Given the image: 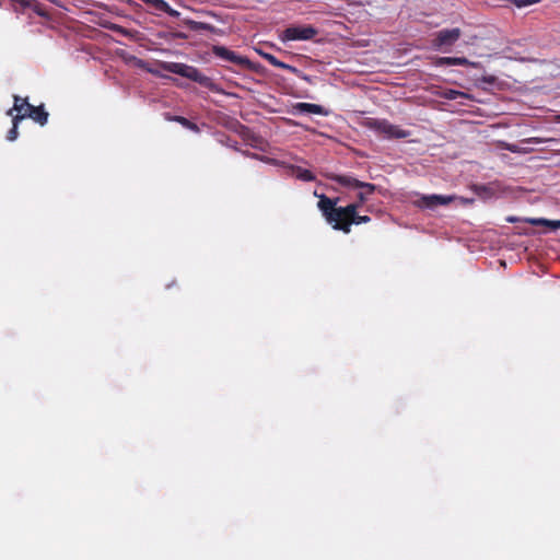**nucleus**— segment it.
Returning <instances> with one entry per match:
<instances>
[{
    "mask_svg": "<svg viewBox=\"0 0 560 560\" xmlns=\"http://www.w3.org/2000/svg\"><path fill=\"white\" fill-rule=\"evenodd\" d=\"M336 200L323 195L319 197L317 205L327 222L331 224L335 230L349 233L352 223L361 224L370 222V217L357 215L359 205L351 203L347 207H336Z\"/></svg>",
    "mask_w": 560,
    "mask_h": 560,
    "instance_id": "nucleus-1",
    "label": "nucleus"
},
{
    "mask_svg": "<svg viewBox=\"0 0 560 560\" xmlns=\"http://www.w3.org/2000/svg\"><path fill=\"white\" fill-rule=\"evenodd\" d=\"M365 126L386 139H404L410 136V131L404 130L385 119L369 118Z\"/></svg>",
    "mask_w": 560,
    "mask_h": 560,
    "instance_id": "nucleus-2",
    "label": "nucleus"
},
{
    "mask_svg": "<svg viewBox=\"0 0 560 560\" xmlns=\"http://www.w3.org/2000/svg\"><path fill=\"white\" fill-rule=\"evenodd\" d=\"M318 34V31L312 25H292L280 34L282 42L290 40H310Z\"/></svg>",
    "mask_w": 560,
    "mask_h": 560,
    "instance_id": "nucleus-3",
    "label": "nucleus"
},
{
    "mask_svg": "<svg viewBox=\"0 0 560 560\" xmlns=\"http://www.w3.org/2000/svg\"><path fill=\"white\" fill-rule=\"evenodd\" d=\"M456 199V196H443V195H421L413 205L421 209L434 210L440 206H446Z\"/></svg>",
    "mask_w": 560,
    "mask_h": 560,
    "instance_id": "nucleus-4",
    "label": "nucleus"
},
{
    "mask_svg": "<svg viewBox=\"0 0 560 560\" xmlns=\"http://www.w3.org/2000/svg\"><path fill=\"white\" fill-rule=\"evenodd\" d=\"M170 72L179 74L182 77L191 79L196 82H203L206 79L203 74H201L196 68L187 66L185 63L172 62L164 66Z\"/></svg>",
    "mask_w": 560,
    "mask_h": 560,
    "instance_id": "nucleus-5",
    "label": "nucleus"
},
{
    "mask_svg": "<svg viewBox=\"0 0 560 560\" xmlns=\"http://www.w3.org/2000/svg\"><path fill=\"white\" fill-rule=\"evenodd\" d=\"M335 180L337 183H339L340 185L349 187V188H353V189H358V188H360V189H368L369 194H372L375 190V186L373 184L363 183V182H360V180H358V179H355L353 177H350V176H343V175L336 176Z\"/></svg>",
    "mask_w": 560,
    "mask_h": 560,
    "instance_id": "nucleus-6",
    "label": "nucleus"
},
{
    "mask_svg": "<svg viewBox=\"0 0 560 560\" xmlns=\"http://www.w3.org/2000/svg\"><path fill=\"white\" fill-rule=\"evenodd\" d=\"M213 51H214L215 56H218L222 59L229 60L233 63L241 65V66L249 65V61L247 58L240 56V55L235 54L234 51L229 50L225 47H221V46L214 47Z\"/></svg>",
    "mask_w": 560,
    "mask_h": 560,
    "instance_id": "nucleus-7",
    "label": "nucleus"
},
{
    "mask_svg": "<svg viewBox=\"0 0 560 560\" xmlns=\"http://www.w3.org/2000/svg\"><path fill=\"white\" fill-rule=\"evenodd\" d=\"M459 36H460L459 28L440 31L436 35L434 45L436 47H441L444 45H452L459 38Z\"/></svg>",
    "mask_w": 560,
    "mask_h": 560,
    "instance_id": "nucleus-8",
    "label": "nucleus"
},
{
    "mask_svg": "<svg viewBox=\"0 0 560 560\" xmlns=\"http://www.w3.org/2000/svg\"><path fill=\"white\" fill-rule=\"evenodd\" d=\"M26 109L20 115V118L30 117L40 125H45L47 122L48 114L42 107H35L30 103H25Z\"/></svg>",
    "mask_w": 560,
    "mask_h": 560,
    "instance_id": "nucleus-9",
    "label": "nucleus"
},
{
    "mask_svg": "<svg viewBox=\"0 0 560 560\" xmlns=\"http://www.w3.org/2000/svg\"><path fill=\"white\" fill-rule=\"evenodd\" d=\"M436 66H471L477 67L476 62H471L466 58L460 57H440L435 60Z\"/></svg>",
    "mask_w": 560,
    "mask_h": 560,
    "instance_id": "nucleus-10",
    "label": "nucleus"
},
{
    "mask_svg": "<svg viewBox=\"0 0 560 560\" xmlns=\"http://www.w3.org/2000/svg\"><path fill=\"white\" fill-rule=\"evenodd\" d=\"M295 109L301 113L314 114V115H327V112L323 106L311 103H298Z\"/></svg>",
    "mask_w": 560,
    "mask_h": 560,
    "instance_id": "nucleus-11",
    "label": "nucleus"
},
{
    "mask_svg": "<svg viewBox=\"0 0 560 560\" xmlns=\"http://www.w3.org/2000/svg\"><path fill=\"white\" fill-rule=\"evenodd\" d=\"M524 221L529 224H533V225H545L551 230L560 229V220H548V219H544V218H527V219H524Z\"/></svg>",
    "mask_w": 560,
    "mask_h": 560,
    "instance_id": "nucleus-12",
    "label": "nucleus"
},
{
    "mask_svg": "<svg viewBox=\"0 0 560 560\" xmlns=\"http://www.w3.org/2000/svg\"><path fill=\"white\" fill-rule=\"evenodd\" d=\"M25 103H28L26 98H21L19 96L14 97V107L9 110V114L11 115L12 110H15L18 113L16 116L14 117L15 120H20L21 119L20 115H22L25 112V109H26Z\"/></svg>",
    "mask_w": 560,
    "mask_h": 560,
    "instance_id": "nucleus-13",
    "label": "nucleus"
},
{
    "mask_svg": "<svg viewBox=\"0 0 560 560\" xmlns=\"http://www.w3.org/2000/svg\"><path fill=\"white\" fill-rule=\"evenodd\" d=\"M264 58L272 66L277 67V68H281V69H287V70H290L292 72H295L296 69L290 65H287L280 60H278L273 55H270V54H265L264 55Z\"/></svg>",
    "mask_w": 560,
    "mask_h": 560,
    "instance_id": "nucleus-14",
    "label": "nucleus"
},
{
    "mask_svg": "<svg viewBox=\"0 0 560 560\" xmlns=\"http://www.w3.org/2000/svg\"><path fill=\"white\" fill-rule=\"evenodd\" d=\"M295 176L302 180H305V182H310V180H313L314 177L312 175V173L307 170H301L299 168L296 172H295Z\"/></svg>",
    "mask_w": 560,
    "mask_h": 560,
    "instance_id": "nucleus-15",
    "label": "nucleus"
},
{
    "mask_svg": "<svg viewBox=\"0 0 560 560\" xmlns=\"http://www.w3.org/2000/svg\"><path fill=\"white\" fill-rule=\"evenodd\" d=\"M18 138V120H13V127L8 132V140L14 141Z\"/></svg>",
    "mask_w": 560,
    "mask_h": 560,
    "instance_id": "nucleus-16",
    "label": "nucleus"
},
{
    "mask_svg": "<svg viewBox=\"0 0 560 560\" xmlns=\"http://www.w3.org/2000/svg\"><path fill=\"white\" fill-rule=\"evenodd\" d=\"M538 2V0H513V3L517 7V8H524V7H527V5H530V4H534Z\"/></svg>",
    "mask_w": 560,
    "mask_h": 560,
    "instance_id": "nucleus-17",
    "label": "nucleus"
},
{
    "mask_svg": "<svg viewBox=\"0 0 560 560\" xmlns=\"http://www.w3.org/2000/svg\"><path fill=\"white\" fill-rule=\"evenodd\" d=\"M446 98L448 100H456L458 96H466L465 93L463 92H459V91H455V90H450L446 94H445Z\"/></svg>",
    "mask_w": 560,
    "mask_h": 560,
    "instance_id": "nucleus-18",
    "label": "nucleus"
},
{
    "mask_svg": "<svg viewBox=\"0 0 560 560\" xmlns=\"http://www.w3.org/2000/svg\"><path fill=\"white\" fill-rule=\"evenodd\" d=\"M369 195H370V194L368 192V189H362V190L358 194V197H359V199H360V203H363V202L366 200V198H368V196H369Z\"/></svg>",
    "mask_w": 560,
    "mask_h": 560,
    "instance_id": "nucleus-19",
    "label": "nucleus"
},
{
    "mask_svg": "<svg viewBox=\"0 0 560 560\" xmlns=\"http://www.w3.org/2000/svg\"><path fill=\"white\" fill-rule=\"evenodd\" d=\"M508 221L509 222H517V221H521V219L515 218V217H510V218H508Z\"/></svg>",
    "mask_w": 560,
    "mask_h": 560,
    "instance_id": "nucleus-20",
    "label": "nucleus"
},
{
    "mask_svg": "<svg viewBox=\"0 0 560 560\" xmlns=\"http://www.w3.org/2000/svg\"><path fill=\"white\" fill-rule=\"evenodd\" d=\"M170 14H172V15H178V13H177L176 11H174V10H171V11H170Z\"/></svg>",
    "mask_w": 560,
    "mask_h": 560,
    "instance_id": "nucleus-21",
    "label": "nucleus"
},
{
    "mask_svg": "<svg viewBox=\"0 0 560 560\" xmlns=\"http://www.w3.org/2000/svg\"><path fill=\"white\" fill-rule=\"evenodd\" d=\"M558 118L560 119V116Z\"/></svg>",
    "mask_w": 560,
    "mask_h": 560,
    "instance_id": "nucleus-22",
    "label": "nucleus"
}]
</instances>
